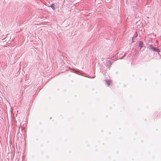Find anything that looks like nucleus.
<instances>
[{
	"label": "nucleus",
	"mask_w": 161,
	"mask_h": 161,
	"mask_svg": "<svg viewBox=\"0 0 161 161\" xmlns=\"http://www.w3.org/2000/svg\"><path fill=\"white\" fill-rule=\"evenodd\" d=\"M55 5L54 4H51V5H50V7H51L52 8L53 10H55V8L54 7Z\"/></svg>",
	"instance_id": "5"
},
{
	"label": "nucleus",
	"mask_w": 161,
	"mask_h": 161,
	"mask_svg": "<svg viewBox=\"0 0 161 161\" xmlns=\"http://www.w3.org/2000/svg\"><path fill=\"white\" fill-rule=\"evenodd\" d=\"M136 36H137V35H136Z\"/></svg>",
	"instance_id": "6"
},
{
	"label": "nucleus",
	"mask_w": 161,
	"mask_h": 161,
	"mask_svg": "<svg viewBox=\"0 0 161 161\" xmlns=\"http://www.w3.org/2000/svg\"><path fill=\"white\" fill-rule=\"evenodd\" d=\"M106 84H107V85L108 86L110 85V83H111V82H110V80H106Z\"/></svg>",
	"instance_id": "4"
},
{
	"label": "nucleus",
	"mask_w": 161,
	"mask_h": 161,
	"mask_svg": "<svg viewBox=\"0 0 161 161\" xmlns=\"http://www.w3.org/2000/svg\"><path fill=\"white\" fill-rule=\"evenodd\" d=\"M148 47L149 49L152 50L153 51L156 52H157L158 53L160 51L159 49L156 48L154 47H153V46L150 45L148 46Z\"/></svg>",
	"instance_id": "1"
},
{
	"label": "nucleus",
	"mask_w": 161,
	"mask_h": 161,
	"mask_svg": "<svg viewBox=\"0 0 161 161\" xmlns=\"http://www.w3.org/2000/svg\"><path fill=\"white\" fill-rule=\"evenodd\" d=\"M136 36H137V35H136Z\"/></svg>",
	"instance_id": "7"
},
{
	"label": "nucleus",
	"mask_w": 161,
	"mask_h": 161,
	"mask_svg": "<svg viewBox=\"0 0 161 161\" xmlns=\"http://www.w3.org/2000/svg\"><path fill=\"white\" fill-rule=\"evenodd\" d=\"M114 61V60L113 59H112V60H108L107 62V64L108 65H109V66H110L112 64V63H113Z\"/></svg>",
	"instance_id": "2"
},
{
	"label": "nucleus",
	"mask_w": 161,
	"mask_h": 161,
	"mask_svg": "<svg viewBox=\"0 0 161 161\" xmlns=\"http://www.w3.org/2000/svg\"><path fill=\"white\" fill-rule=\"evenodd\" d=\"M143 42H140L139 43V46L140 47V48H141L143 46Z\"/></svg>",
	"instance_id": "3"
}]
</instances>
